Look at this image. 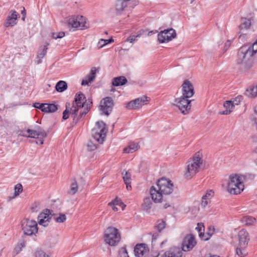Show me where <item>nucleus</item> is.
<instances>
[{
  "instance_id": "nucleus-1",
  "label": "nucleus",
  "mask_w": 257,
  "mask_h": 257,
  "mask_svg": "<svg viewBox=\"0 0 257 257\" xmlns=\"http://www.w3.org/2000/svg\"><path fill=\"white\" fill-rule=\"evenodd\" d=\"M92 103V101L89 100L87 102L86 97L82 92L77 93L70 110L66 105V108L63 112V119H67L70 114L73 118V121L77 123L88 112Z\"/></svg>"
},
{
  "instance_id": "nucleus-2",
  "label": "nucleus",
  "mask_w": 257,
  "mask_h": 257,
  "mask_svg": "<svg viewBox=\"0 0 257 257\" xmlns=\"http://www.w3.org/2000/svg\"><path fill=\"white\" fill-rule=\"evenodd\" d=\"M174 190V185L172 181L165 178L159 179L157 186H152L150 190L152 200L155 203L162 202L163 195L171 194Z\"/></svg>"
},
{
  "instance_id": "nucleus-3",
  "label": "nucleus",
  "mask_w": 257,
  "mask_h": 257,
  "mask_svg": "<svg viewBox=\"0 0 257 257\" xmlns=\"http://www.w3.org/2000/svg\"><path fill=\"white\" fill-rule=\"evenodd\" d=\"M257 59L246 49V46L241 47L237 53V58L236 63L238 68L243 72H246L250 69Z\"/></svg>"
},
{
  "instance_id": "nucleus-4",
  "label": "nucleus",
  "mask_w": 257,
  "mask_h": 257,
  "mask_svg": "<svg viewBox=\"0 0 257 257\" xmlns=\"http://www.w3.org/2000/svg\"><path fill=\"white\" fill-rule=\"evenodd\" d=\"M203 163L202 156L199 152L195 154L194 157L186 163L187 166L184 172V177L190 179L199 172Z\"/></svg>"
},
{
  "instance_id": "nucleus-5",
  "label": "nucleus",
  "mask_w": 257,
  "mask_h": 257,
  "mask_svg": "<svg viewBox=\"0 0 257 257\" xmlns=\"http://www.w3.org/2000/svg\"><path fill=\"white\" fill-rule=\"evenodd\" d=\"M64 24L74 31L77 29H84L88 28L86 19L82 16H71L66 17L64 20Z\"/></svg>"
},
{
  "instance_id": "nucleus-6",
  "label": "nucleus",
  "mask_w": 257,
  "mask_h": 257,
  "mask_svg": "<svg viewBox=\"0 0 257 257\" xmlns=\"http://www.w3.org/2000/svg\"><path fill=\"white\" fill-rule=\"evenodd\" d=\"M244 189L241 178L237 174H231L228 178L227 186V191L231 194L240 193Z\"/></svg>"
},
{
  "instance_id": "nucleus-7",
  "label": "nucleus",
  "mask_w": 257,
  "mask_h": 257,
  "mask_svg": "<svg viewBox=\"0 0 257 257\" xmlns=\"http://www.w3.org/2000/svg\"><path fill=\"white\" fill-rule=\"evenodd\" d=\"M104 240L110 246H115L119 242L121 237L117 229L108 227L104 232Z\"/></svg>"
},
{
  "instance_id": "nucleus-8",
  "label": "nucleus",
  "mask_w": 257,
  "mask_h": 257,
  "mask_svg": "<svg viewBox=\"0 0 257 257\" xmlns=\"http://www.w3.org/2000/svg\"><path fill=\"white\" fill-rule=\"evenodd\" d=\"M107 132L105 124L102 121H99L96 123L95 127L92 130V135L95 140L102 144Z\"/></svg>"
},
{
  "instance_id": "nucleus-9",
  "label": "nucleus",
  "mask_w": 257,
  "mask_h": 257,
  "mask_svg": "<svg viewBox=\"0 0 257 257\" xmlns=\"http://www.w3.org/2000/svg\"><path fill=\"white\" fill-rule=\"evenodd\" d=\"M22 228L26 235L35 234L38 231L37 223L35 220L24 219L22 221Z\"/></svg>"
},
{
  "instance_id": "nucleus-10",
  "label": "nucleus",
  "mask_w": 257,
  "mask_h": 257,
  "mask_svg": "<svg viewBox=\"0 0 257 257\" xmlns=\"http://www.w3.org/2000/svg\"><path fill=\"white\" fill-rule=\"evenodd\" d=\"M188 97H183L176 98L174 100V105L177 106L180 111L184 114H187L189 113L191 105L190 104L191 100H188Z\"/></svg>"
},
{
  "instance_id": "nucleus-11",
  "label": "nucleus",
  "mask_w": 257,
  "mask_h": 257,
  "mask_svg": "<svg viewBox=\"0 0 257 257\" xmlns=\"http://www.w3.org/2000/svg\"><path fill=\"white\" fill-rule=\"evenodd\" d=\"M176 37V33L173 29L161 31L158 35V40L160 43H167Z\"/></svg>"
},
{
  "instance_id": "nucleus-12",
  "label": "nucleus",
  "mask_w": 257,
  "mask_h": 257,
  "mask_svg": "<svg viewBox=\"0 0 257 257\" xmlns=\"http://www.w3.org/2000/svg\"><path fill=\"white\" fill-rule=\"evenodd\" d=\"M113 106V101L111 97H106L102 99L100 103V110L102 113L107 116L112 111Z\"/></svg>"
},
{
  "instance_id": "nucleus-13",
  "label": "nucleus",
  "mask_w": 257,
  "mask_h": 257,
  "mask_svg": "<svg viewBox=\"0 0 257 257\" xmlns=\"http://www.w3.org/2000/svg\"><path fill=\"white\" fill-rule=\"evenodd\" d=\"M149 100L146 96L143 95L128 102L126 107L131 109L140 108L145 104H146Z\"/></svg>"
},
{
  "instance_id": "nucleus-14",
  "label": "nucleus",
  "mask_w": 257,
  "mask_h": 257,
  "mask_svg": "<svg viewBox=\"0 0 257 257\" xmlns=\"http://www.w3.org/2000/svg\"><path fill=\"white\" fill-rule=\"evenodd\" d=\"M196 241L194 236L189 234L185 236L182 242V249L184 251L191 250L196 245Z\"/></svg>"
},
{
  "instance_id": "nucleus-15",
  "label": "nucleus",
  "mask_w": 257,
  "mask_h": 257,
  "mask_svg": "<svg viewBox=\"0 0 257 257\" xmlns=\"http://www.w3.org/2000/svg\"><path fill=\"white\" fill-rule=\"evenodd\" d=\"M182 96L190 98L192 97L194 93V88L191 83L188 80L184 81L182 85Z\"/></svg>"
},
{
  "instance_id": "nucleus-16",
  "label": "nucleus",
  "mask_w": 257,
  "mask_h": 257,
  "mask_svg": "<svg viewBox=\"0 0 257 257\" xmlns=\"http://www.w3.org/2000/svg\"><path fill=\"white\" fill-rule=\"evenodd\" d=\"M238 245H240L242 248L246 247L250 239L248 232L244 229L240 230L238 233Z\"/></svg>"
},
{
  "instance_id": "nucleus-17",
  "label": "nucleus",
  "mask_w": 257,
  "mask_h": 257,
  "mask_svg": "<svg viewBox=\"0 0 257 257\" xmlns=\"http://www.w3.org/2000/svg\"><path fill=\"white\" fill-rule=\"evenodd\" d=\"M18 16V13L15 10H12L4 23V26L8 28L16 25Z\"/></svg>"
},
{
  "instance_id": "nucleus-18",
  "label": "nucleus",
  "mask_w": 257,
  "mask_h": 257,
  "mask_svg": "<svg viewBox=\"0 0 257 257\" xmlns=\"http://www.w3.org/2000/svg\"><path fill=\"white\" fill-rule=\"evenodd\" d=\"M183 251L179 247H171L166 251L161 257H182Z\"/></svg>"
},
{
  "instance_id": "nucleus-19",
  "label": "nucleus",
  "mask_w": 257,
  "mask_h": 257,
  "mask_svg": "<svg viewBox=\"0 0 257 257\" xmlns=\"http://www.w3.org/2000/svg\"><path fill=\"white\" fill-rule=\"evenodd\" d=\"M26 134H23V136L28 138H39L46 136V134L44 132L41 131L39 129L38 130H34L31 129H27L26 131Z\"/></svg>"
},
{
  "instance_id": "nucleus-20",
  "label": "nucleus",
  "mask_w": 257,
  "mask_h": 257,
  "mask_svg": "<svg viewBox=\"0 0 257 257\" xmlns=\"http://www.w3.org/2000/svg\"><path fill=\"white\" fill-rule=\"evenodd\" d=\"M148 250L149 249L145 244H139L136 245L134 252L137 257H146Z\"/></svg>"
},
{
  "instance_id": "nucleus-21",
  "label": "nucleus",
  "mask_w": 257,
  "mask_h": 257,
  "mask_svg": "<svg viewBox=\"0 0 257 257\" xmlns=\"http://www.w3.org/2000/svg\"><path fill=\"white\" fill-rule=\"evenodd\" d=\"M38 223L40 225L47 226L48 225V209L43 210L38 217Z\"/></svg>"
},
{
  "instance_id": "nucleus-22",
  "label": "nucleus",
  "mask_w": 257,
  "mask_h": 257,
  "mask_svg": "<svg viewBox=\"0 0 257 257\" xmlns=\"http://www.w3.org/2000/svg\"><path fill=\"white\" fill-rule=\"evenodd\" d=\"M127 6V4L124 0H116L114 8L115 13L116 15H120Z\"/></svg>"
},
{
  "instance_id": "nucleus-23",
  "label": "nucleus",
  "mask_w": 257,
  "mask_h": 257,
  "mask_svg": "<svg viewBox=\"0 0 257 257\" xmlns=\"http://www.w3.org/2000/svg\"><path fill=\"white\" fill-rule=\"evenodd\" d=\"M96 68L95 67H93L91 69L90 73L86 75L82 80L81 85H88L89 83L93 82L96 77Z\"/></svg>"
},
{
  "instance_id": "nucleus-24",
  "label": "nucleus",
  "mask_w": 257,
  "mask_h": 257,
  "mask_svg": "<svg viewBox=\"0 0 257 257\" xmlns=\"http://www.w3.org/2000/svg\"><path fill=\"white\" fill-rule=\"evenodd\" d=\"M127 79L124 76H119L113 79L112 84L114 86H121L127 82Z\"/></svg>"
},
{
  "instance_id": "nucleus-25",
  "label": "nucleus",
  "mask_w": 257,
  "mask_h": 257,
  "mask_svg": "<svg viewBox=\"0 0 257 257\" xmlns=\"http://www.w3.org/2000/svg\"><path fill=\"white\" fill-rule=\"evenodd\" d=\"M122 175L123 176V181L126 185V188L127 190H131L132 187L131 186V173L128 171H126L125 174H123L122 173Z\"/></svg>"
},
{
  "instance_id": "nucleus-26",
  "label": "nucleus",
  "mask_w": 257,
  "mask_h": 257,
  "mask_svg": "<svg viewBox=\"0 0 257 257\" xmlns=\"http://www.w3.org/2000/svg\"><path fill=\"white\" fill-rule=\"evenodd\" d=\"M240 221L245 225H252L255 223L256 219L252 216H245L241 219Z\"/></svg>"
},
{
  "instance_id": "nucleus-27",
  "label": "nucleus",
  "mask_w": 257,
  "mask_h": 257,
  "mask_svg": "<svg viewBox=\"0 0 257 257\" xmlns=\"http://www.w3.org/2000/svg\"><path fill=\"white\" fill-rule=\"evenodd\" d=\"M245 94L248 97H255L257 96V85L255 86L250 87L245 91Z\"/></svg>"
},
{
  "instance_id": "nucleus-28",
  "label": "nucleus",
  "mask_w": 257,
  "mask_h": 257,
  "mask_svg": "<svg viewBox=\"0 0 257 257\" xmlns=\"http://www.w3.org/2000/svg\"><path fill=\"white\" fill-rule=\"evenodd\" d=\"M234 106L231 100L226 101L224 103V107L226 108V110H224L222 112V114L224 115L229 114L232 111V109Z\"/></svg>"
},
{
  "instance_id": "nucleus-29",
  "label": "nucleus",
  "mask_w": 257,
  "mask_h": 257,
  "mask_svg": "<svg viewBox=\"0 0 257 257\" xmlns=\"http://www.w3.org/2000/svg\"><path fill=\"white\" fill-rule=\"evenodd\" d=\"M139 146L138 144L131 143L128 146L123 149V152L125 153H132L139 149Z\"/></svg>"
},
{
  "instance_id": "nucleus-30",
  "label": "nucleus",
  "mask_w": 257,
  "mask_h": 257,
  "mask_svg": "<svg viewBox=\"0 0 257 257\" xmlns=\"http://www.w3.org/2000/svg\"><path fill=\"white\" fill-rule=\"evenodd\" d=\"M67 88V83L62 80H60L57 82L55 86L56 90L59 92H62Z\"/></svg>"
},
{
  "instance_id": "nucleus-31",
  "label": "nucleus",
  "mask_w": 257,
  "mask_h": 257,
  "mask_svg": "<svg viewBox=\"0 0 257 257\" xmlns=\"http://www.w3.org/2000/svg\"><path fill=\"white\" fill-rule=\"evenodd\" d=\"M246 49L251 53V54L254 57V58L257 59V40H256L251 46L247 47L246 46Z\"/></svg>"
},
{
  "instance_id": "nucleus-32",
  "label": "nucleus",
  "mask_w": 257,
  "mask_h": 257,
  "mask_svg": "<svg viewBox=\"0 0 257 257\" xmlns=\"http://www.w3.org/2000/svg\"><path fill=\"white\" fill-rule=\"evenodd\" d=\"M33 106L41 110L43 112H48V103H40L36 102L34 103Z\"/></svg>"
},
{
  "instance_id": "nucleus-33",
  "label": "nucleus",
  "mask_w": 257,
  "mask_h": 257,
  "mask_svg": "<svg viewBox=\"0 0 257 257\" xmlns=\"http://www.w3.org/2000/svg\"><path fill=\"white\" fill-rule=\"evenodd\" d=\"M54 215L53 219L57 223H63L66 220V216L63 213H59Z\"/></svg>"
},
{
  "instance_id": "nucleus-34",
  "label": "nucleus",
  "mask_w": 257,
  "mask_h": 257,
  "mask_svg": "<svg viewBox=\"0 0 257 257\" xmlns=\"http://www.w3.org/2000/svg\"><path fill=\"white\" fill-rule=\"evenodd\" d=\"M152 204V200L149 197H147L144 199L142 207L144 210H148L151 208Z\"/></svg>"
},
{
  "instance_id": "nucleus-35",
  "label": "nucleus",
  "mask_w": 257,
  "mask_h": 257,
  "mask_svg": "<svg viewBox=\"0 0 257 257\" xmlns=\"http://www.w3.org/2000/svg\"><path fill=\"white\" fill-rule=\"evenodd\" d=\"M251 25L250 21L247 19H243L242 20V22L239 26L240 30L248 29Z\"/></svg>"
},
{
  "instance_id": "nucleus-36",
  "label": "nucleus",
  "mask_w": 257,
  "mask_h": 257,
  "mask_svg": "<svg viewBox=\"0 0 257 257\" xmlns=\"http://www.w3.org/2000/svg\"><path fill=\"white\" fill-rule=\"evenodd\" d=\"M25 246V242L24 241H22L20 243H19L17 246L15 247L14 251L13 252V256H15L18 253H19L23 247Z\"/></svg>"
},
{
  "instance_id": "nucleus-37",
  "label": "nucleus",
  "mask_w": 257,
  "mask_h": 257,
  "mask_svg": "<svg viewBox=\"0 0 257 257\" xmlns=\"http://www.w3.org/2000/svg\"><path fill=\"white\" fill-rule=\"evenodd\" d=\"M246 247H241L240 245H238L236 250V254L240 257H244L247 254V252L246 250Z\"/></svg>"
},
{
  "instance_id": "nucleus-38",
  "label": "nucleus",
  "mask_w": 257,
  "mask_h": 257,
  "mask_svg": "<svg viewBox=\"0 0 257 257\" xmlns=\"http://www.w3.org/2000/svg\"><path fill=\"white\" fill-rule=\"evenodd\" d=\"M166 222L163 220H159L157 222L155 226V228L158 230L159 232H160L166 226Z\"/></svg>"
},
{
  "instance_id": "nucleus-39",
  "label": "nucleus",
  "mask_w": 257,
  "mask_h": 257,
  "mask_svg": "<svg viewBox=\"0 0 257 257\" xmlns=\"http://www.w3.org/2000/svg\"><path fill=\"white\" fill-rule=\"evenodd\" d=\"M78 191V184L75 180H74L71 184L70 189L68 193L71 195L75 194Z\"/></svg>"
},
{
  "instance_id": "nucleus-40",
  "label": "nucleus",
  "mask_w": 257,
  "mask_h": 257,
  "mask_svg": "<svg viewBox=\"0 0 257 257\" xmlns=\"http://www.w3.org/2000/svg\"><path fill=\"white\" fill-rule=\"evenodd\" d=\"M23 191V187L21 184H18L15 186V193L14 196L13 198L18 196L19 194Z\"/></svg>"
},
{
  "instance_id": "nucleus-41",
  "label": "nucleus",
  "mask_w": 257,
  "mask_h": 257,
  "mask_svg": "<svg viewBox=\"0 0 257 257\" xmlns=\"http://www.w3.org/2000/svg\"><path fill=\"white\" fill-rule=\"evenodd\" d=\"M51 37L55 39H57L58 38H62L65 36V33L64 32H53L52 33Z\"/></svg>"
},
{
  "instance_id": "nucleus-42",
  "label": "nucleus",
  "mask_w": 257,
  "mask_h": 257,
  "mask_svg": "<svg viewBox=\"0 0 257 257\" xmlns=\"http://www.w3.org/2000/svg\"><path fill=\"white\" fill-rule=\"evenodd\" d=\"M118 205L122 207V210L123 209V207L125 206V205L123 204L122 202L120 201V200L118 199H115L113 201H112L111 202H109L108 203L109 206H112V205Z\"/></svg>"
},
{
  "instance_id": "nucleus-43",
  "label": "nucleus",
  "mask_w": 257,
  "mask_h": 257,
  "mask_svg": "<svg viewBox=\"0 0 257 257\" xmlns=\"http://www.w3.org/2000/svg\"><path fill=\"white\" fill-rule=\"evenodd\" d=\"M87 150L89 151H92L95 150L97 147L92 141H89L87 144Z\"/></svg>"
},
{
  "instance_id": "nucleus-44",
  "label": "nucleus",
  "mask_w": 257,
  "mask_h": 257,
  "mask_svg": "<svg viewBox=\"0 0 257 257\" xmlns=\"http://www.w3.org/2000/svg\"><path fill=\"white\" fill-rule=\"evenodd\" d=\"M146 257H158L159 255V253L158 251L153 250H152L151 251L148 250V253H147Z\"/></svg>"
},
{
  "instance_id": "nucleus-45",
  "label": "nucleus",
  "mask_w": 257,
  "mask_h": 257,
  "mask_svg": "<svg viewBox=\"0 0 257 257\" xmlns=\"http://www.w3.org/2000/svg\"><path fill=\"white\" fill-rule=\"evenodd\" d=\"M140 34L137 35L136 36L135 35H132L130 36L127 39H126V41L130 42V43H134V42L136 41L137 40V38L138 37H140Z\"/></svg>"
},
{
  "instance_id": "nucleus-46",
  "label": "nucleus",
  "mask_w": 257,
  "mask_h": 257,
  "mask_svg": "<svg viewBox=\"0 0 257 257\" xmlns=\"http://www.w3.org/2000/svg\"><path fill=\"white\" fill-rule=\"evenodd\" d=\"M47 48L46 46H44L41 52H39L38 55V58H42L47 53Z\"/></svg>"
},
{
  "instance_id": "nucleus-47",
  "label": "nucleus",
  "mask_w": 257,
  "mask_h": 257,
  "mask_svg": "<svg viewBox=\"0 0 257 257\" xmlns=\"http://www.w3.org/2000/svg\"><path fill=\"white\" fill-rule=\"evenodd\" d=\"M58 109V106L55 104L49 103V112H54Z\"/></svg>"
},
{
  "instance_id": "nucleus-48",
  "label": "nucleus",
  "mask_w": 257,
  "mask_h": 257,
  "mask_svg": "<svg viewBox=\"0 0 257 257\" xmlns=\"http://www.w3.org/2000/svg\"><path fill=\"white\" fill-rule=\"evenodd\" d=\"M196 229L198 230L199 236L201 237L203 233L202 230H204V226L203 225H200L199 223H198V226L196 227Z\"/></svg>"
},
{
  "instance_id": "nucleus-49",
  "label": "nucleus",
  "mask_w": 257,
  "mask_h": 257,
  "mask_svg": "<svg viewBox=\"0 0 257 257\" xmlns=\"http://www.w3.org/2000/svg\"><path fill=\"white\" fill-rule=\"evenodd\" d=\"M242 99V97L241 96H238L233 100L232 101V102L233 103L234 106L235 105H238Z\"/></svg>"
},
{
  "instance_id": "nucleus-50",
  "label": "nucleus",
  "mask_w": 257,
  "mask_h": 257,
  "mask_svg": "<svg viewBox=\"0 0 257 257\" xmlns=\"http://www.w3.org/2000/svg\"><path fill=\"white\" fill-rule=\"evenodd\" d=\"M214 192L212 190H209L203 195L202 197L206 198L208 200H210L211 197L213 196Z\"/></svg>"
},
{
  "instance_id": "nucleus-51",
  "label": "nucleus",
  "mask_w": 257,
  "mask_h": 257,
  "mask_svg": "<svg viewBox=\"0 0 257 257\" xmlns=\"http://www.w3.org/2000/svg\"><path fill=\"white\" fill-rule=\"evenodd\" d=\"M119 254L120 257H129L125 248H122L119 251Z\"/></svg>"
},
{
  "instance_id": "nucleus-52",
  "label": "nucleus",
  "mask_w": 257,
  "mask_h": 257,
  "mask_svg": "<svg viewBox=\"0 0 257 257\" xmlns=\"http://www.w3.org/2000/svg\"><path fill=\"white\" fill-rule=\"evenodd\" d=\"M36 257H48V255L42 250H40L36 253Z\"/></svg>"
},
{
  "instance_id": "nucleus-53",
  "label": "nucleus",
  "mask_w": 257,
  "mask_h": 257,
  "mask_svg": "<svg viewBox=\"0 0 257 257\" xmlns=\"http://www.w3.org/2000/svg\"><path fill=\"white\" fill-rule=\"evenodd\" d=\"M209 200L203 197H202L201 206L203 208L205 207L208 203Z\"/></svg>"
},
{
  "instance_id": "nucleus-54",
  "label": "nucleus",
  "mask_w": 257,
  "mask_h": 257,
  "mask_svg": "<svg viewBox=\"0 0 257 257\" xmlns=\"http://www.w3.org/2000/svg\"><path fill=\"white\" fill-rule=\"evenodd\" d=\"M231 42L230 40H227L224 46V50L225 51H226L228 49V48L230 47L231 45Z\"/></svg>"
},
{
  "instance_id": "nucleus-55",
  "label": "nucleus",
  "mask_w": 257,
  "mask_h": 257,
  "mask_svg": "<svg viewBox=\"0 0 257 257\" xmlns=\"http://www.w3.org/2000/svg\"><path fill=\"white\" fill-rule=\"evenodd\" d=\"M104 46V41L103 39H101L99 40L97 44V47L100 49L102 48Z\"/></svg>"
},
{
  "instance_id": "nucleus-56",
  "label": "nucleus",
  "mask_w": 257,
  "mask_h": 257,
  "mask_svg": "<svg viewBox=\"0 0 257 257\" xmlns=\"http://www.w3.org/2000/svg\"><path fill=\"white\" fill-rule=\"evenodd\" d=\"M37 208H38L37 204V203H34L32 205L31 209V210H32V211L33 212H37L38 211Z\"/></svg>"
},
{
  "instance_id": "nucleus-57",
  "label": "nucleus",
  "mask_w": 257,
  "mask_h": 257,
  "mask_svg": "<svg viewBox=\"0 0 257 257\" xmlns=\"http://www.w3.org/2000/svg\"><path fill=\"white\" fill-rule=\"evenodd\" d=\"M103 41H104V46L106 45L107 44H109V43H111L114 42V40L112 38H111L108 40L103 39Z\"/></svg>"
},
{
  "instance_id": "nucleus-58",
  "label": "nucleus",
  "mask_w": 257,
  "mask_h": 257,
  "mask_svg": "<svg viewBox=\"0 0 257 257\" xmlns=\"http://www.w3.org/2000/svg\"><path fill=\"white\" fill-rule=\"evenodd\" d=\"M43 137L40 138L39 137V138H38V140L36 141V144L39 145H42L43 144V140L42 139Z\"/></svg>"
},
{
  "instance_id": "nucleus-59",
  "label": "nucleus",
  "mask_w": 257,
  "mask_h": 257,
  "mask_svg": "<svg viewBox=\"0 0 257 257\" xmlns=\"http://www.w3.org/2000/svg\"><path fill=\"white\" fill-rule=\"evenodd\" d=\"M158 236V234L157 233H154L153 235L152 241V243H154L156 241L157 237Z\"/></svg>"
},
{
  "instance_id": "nucleus-60",
  "label": "nucleus",
  "mask_w": 257,
  "mask_h": 257,
  "mask_svg": "<svg viewBox=\"0 0 257 257\" xmlns=\"http://www.w3.org/2000/svg\"><path fill=\"white\" fill-rule=\"evenodd\" d=\"M57 242V241H55L54 239H53L51 242L50 245H49L50 247H54L56 243Z\"/></svg>"
},
{
  "instance_id": "nucleus-61",
  "label": "nucleus",
  "mask_w": 257,
  "mask_h": 257,
  "mask_svg": "<svg viewBox=\"0 0 257 257\" xmlns=\"http://www.w3.org/2000/svg\"><path fill=\"white\" fill-rule=\"evenodd\" d=\"M158 32V31L157 30H155V31H151L150 32H149L148 34V36H151L153 34H156Z\"/></svg>"
},
{
  "instance_id": "nucleus-62",
  "label": "nucleus",
  "mask_w": 257,
  "mask_h": 257,
  "mask_svg": "<svg viewBox=\"0 0 257 257\" xmlns=\"http://www.w3.org/2000/svg\"><path fill=\"white\" fill-rule=\"evenodd\" d=\"M110 206L111 207V208L113 211H118V208L116 207L115 205H113Z\"/></svg>"
},
{
  "instance_id": "nucleus-63",
  "label": "nucleus",
  "mask_w": 257,
  "mask_h": 257,
  "mask_svg": "<svg viewBox=\"0 0 257 257\" xmlns=\"http://www.w3.org/2000/svg\"><path fill=\"white\" fill-rule=\"evenodd\" d=\"M21 13L23 16H26V11H25V9L24 8H23V10L22 11Z\"/></svg>"
},
{
  "instance_id": "nucleus-64",
  "label": "nucleus",
  "mask_w": 257,
  "mask_h": 257,
  "mask_svg": "<svg viewBox=\"0 0 257 257\" xmlns=\"http://www.w3.org/2000/svg\"><path fill=\"white\" fill-rule=\"evenodd\" d=\"M207 257H219L218 256L216 255H206Z\"/></svg>"
}]
</instances>
